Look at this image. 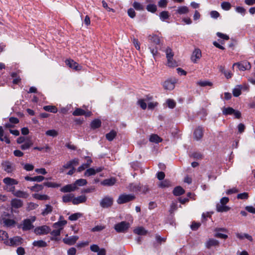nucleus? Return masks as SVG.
Instances as JSON below:
<instances>
[{
    "instance_id": "nucleus-1",
    "label": "nucleus",
    "mask_w": 255,
    "mask_h": 255,
    "mask_svg": "<svg viewBox=\"0 0 255 255\" xmlns=\"http://www.w3.org/2000/svg\"><path fill=\"white\" fill-rule=\"evenodd\" d=\"M9 214L4 213L0 217V224L6 228H11L15 226V221L9 218Z\"/></svg>"
},
{
    "instance_id": "nucleus-2",
    "label": "nucleus",
    "mask_w": 255,
    "mask_h": 255,
    "mask_svg": "<svg viewBox=\"0 0 255 255\" xmlns=\"http://www.w3.org/2000/svg\"><path fill=\"white\" fill-rule=\"evenodd\" d=\"M1 166L3 170L7 173H11L15 170L14 163L8 160L2 161L1 163Z\"/></svg>"
},
{
    "instance_id": "nucleus-3",
    "label": "nucleus",
    "mask_w": 255,
    "mask_h": 255,
    "mask_svg": "<svg viewBox=\"0 0 255 255\" xmlns=\"http://www.w3.org/2000/svg\"><path fill=\"white\" fill-rule=\"evenodd\" d=\"M22 243V239L18 236L14 237L12 238L8 239L5 241V244L7 246H18L21 245Z\"/></svg>"
},
{
    "instance_id": "nucleus-4",
    "label": "nucleus",
    "mask_w": 255,
    "mask_h": 255,
    "mask_svg": "<svg viewBox=\"0 0 255 255\" xmlns=\"http://www.w3.org/2000/svg\"><path fill=\"white\" fill-rule=\"evenodd\" d=\"M235 67H237L238 70L241 71L248 70L251 68L250 63L246 61L235 63L233 65V68H234Z\"/></svg>"
},
{
    "instance_id": "nucleus-5",
    "label": "nucleus",
    "mask_w": 255,
    "mask_h": 255,
    "mask_svg": "<svg viewBox=\"0 0 255 255\" xmlns=\"http://www.w3.org/2000/svg\"><path fill=\"white\" fill-rule=\"evenodd\" d=\"M130 227L129 223L123 221L115 225L114 228L118 233L126 232Z\"/></svg>"
},
{
    "instance_id": "nucleus-6",
    "label": "nucleus",
    "mask_w": 255,
    "mask_h": 255,
    "mask_svg": "<svg viewBox=\"0 0 255 255\" xmlns=\"http://www.w3.org/2000/svg\"><path fill=\"white\" fill-rule=\"evenodd\" d=\"M36 220L35 216L31 217L30 219H27L23 220V223L21 225L22 229L23 231L29 230L33 228L32 223Z\"/></svg>"
},
{
    "instance_id": "nucleus-7",
    "label": "nucleus",
    "mask_w": 255,
    "mask_h": 255,
    "mask_svg": "<svg viewBox=\"0 0 255 255\" xmlns=\"http://www.w3.org/2000/svg\"><path fill=\"white\" fill-rule=\"evenodd\" d=\"M134 199V196L132 194H122L119 197L117 200V203L122 204L131 201Z\"/></svg>"
},
{
    "instance_id": "nucleus-8",
    "label": "nucleus",
    "mask_w": 255,
    "mask_h": 255,
    "mask_svg": "<svg viewBox=\"0 0 255 255\" xmlns=\"http://www.w3.org/2000/svg\"><path fill=\"white\" fill-rule=\"evenodd\" d=\"M14 189V187H11L9 189V191L11 192L14 196L22 198H27L29 196L28 193L26 192L21 190L15 191Z\"/></svg>"
},
{
    "instance_id": "nucleus-9",
    "label": "nucleus",
    "mask_w": 255,
    "mask_h": 255,
    "mask_svg": "<svg viewBox=\"0 0 255 255\" xmlns=\"http://www.w3.org/2000/svg\"><path fill=\"white\" fill-rule=\"evenodd\" d=\"M3 182L7 186V187L8 188L9 191L11 187H14L13 186L17 185L18 183V182L16 180L10 177L4 178L3 179Z\"/></svg>"
},
{
    "instance_id": "nucleus-10",
    "label": "nucleus",
    "mask_w": 255,
    "mask_h": 255,
    "mask_svg": "<svg viewBox=\"0 0 255 255\" xmlns=\"http://www.w3.org/2000/svg\"><path fill=\"white\" fill-rule=\"evenodd\" d=\"M113 199L111 197H106L102 199L100 202V205L103 208H108L112 205Z\"/></svg>"
},
{
    "instance_id": "nucleus-11",
    "label": "nucleus",
    "mask_w": 255,
    "mask_h": 255,
    "mask_svg": "<svg viewBox=\"0 0 255 255\" xmlns=\"http://www.w3.org/2000/svg\"><path fill=\"white\" fill-rule=\"evenodd\" d=\"M65 63L70 68L73 69L76 71H79L82 68V66L80 65L71 59L66 60L65 61Z\"/></svg>"
},
{
    "instance_id": "nucleus-12",
    "label": "nucleus",
    "mask_w": 255,
    "mask_h": 255,
    "mask_svg": "<svg viewBox=\"0 0 255 255\" xmlns=\"http://www.w3.org/2000/svg\"><path fill=\"white\" fill-rule=\"evenodd\" d=\"M50 230L49 227L45 225L36 227L34 229V233L37 235H44L48 234Z\"/></svg>"
},
{
    "instance_id": "nucleus-13",
    "label": "nucleus",
    "mask_w": 255,
    "mask_h": 255,
    "mask_svg": "<svg viewBox=\"0 0 255 255\" xmlns=\"http://www.w3.org/2000/svg\"><path fill=\"white\" fill-rule=\"evenodd\" d=\"M248 90V86L247 85H238L233 90V93L235 97H238L241 95L242 91Z\"/></svg>"
},
{
    "instance_id": "nucleus-14",
    "label": "nucleus",
    "mask_w": 255,
    "mask_h": 255,
    "mask_svg": "<svg viewBox=\"0 0 255 255\" xmlns=\"http://www.w3.org/2000/svg\"><path fill=\"white\" fill-rule=\"evenodd\" d=\"M214 232V237L216 238L224 239L228 238V235L221 233V232H227V230L225 228H216Z\"/></svg>"
},
{
    "instance_id": "nucleus-15",
    "label": "nucleus",
    "mask_w": 255,
    "mask_h": 255,
    "mask_svg": "<svg viewBox=\"0 0 255 255\" xmlns=\"http://www.w3.org/2000/svg\"><path fill=\"white\" fill-rule=\"evenodd\" d=\"M148 39L149 42L152 43L153 45H157L162 44L160 38L155 34L149 35Z\"/></svg>"
},
{
    "instance_id": "nucleus-16",
    "label": "nucleus",
    "mask_w": 255,
    "mask_h": 255,
    "mask_svg": "<svg viewBox=\"0 0 255 255\" xmlns=\"http://www.w3.org/2000/svg\"><path fill=\"white\" fill-rule=\"evenodd\" d=\"M202 54L201 50L198 49H195L192 53L191 56V60L194 63H196L198 60L201 57Z\"/></svg>"
},
{
    "instance_id": "nucleus-17",
    "label": "nucleus",
    "mask_w": 255,
    "mask_h": 255,
    "mask_svg": "<svg viewBox=\"0 0 255 255\" xmlns=\"http://www.w3.org/2000/svg\"><path fill=\"white\" fill-rule=\"evenodd\" d=\"M103 168L102 167H98L96 169L94 168H90L86 170L85 172L84 175L86 176H90L94 175L97 173L100 172L102 171Z\"/></svg>"
},
{
    "instance_id": "nucleus-18",
    "label": "nucleus",
    "mask_w": 255,
    "mask_h": 255,
    "mask_svg": "<svg viewBox=\"0 0 255 255\" xmlns=\"http://www.w3.org/2000/svg\"><path fill=\"white\" fill-rule=\"evenodd\" d=\"M79 237L77 236H72L63 239V242L65 244L68 245H74L78 240Z\"/></svg>"
},
{
    "instance_id": "nucleus-19",
    "label": "nucleus",
    "mask_w": 255,
    "mask_h": 255,
    "mask_svg": "<svg viewBox=\"0 0 255 255\" xmlns=\"http://www.w3.org/2000/svg\"><path fill=\"white\" fill-rule=\"evenodd\" d=\"M77 190L74 183L66 185L60 189V191L62 192H71Z\"/></svg>"
},
{
    "instance_id": "nucleus-20",
    "label": "nucleus",
    "mask_w": 255,
    "mask_h": 255,
    "mask_svg": "<svg viewBox=\"0 0 255 255\" xmlns=\"http://www.w3.org/2000/svg\"><path fill=\"white\" fill-rule=\"evenodd\" d=\"M219 242L214 239H209L205 243V247L208 249H210L212 247L219 246Z\"/></svg>"
},
{
    "instance_id": "nucleus-21",
    "label": "nucleus",
    "mask_w": 255,
    "mask_h": 255,
    "mask_svg": "<svg viewBox=\"0 0 255 255\" xmlns=\"http://www.w3.org/2000/svg\"><path fill=\"white\" fill-rule=\"evenodd\" d=\"M203 128L201 127H198L194 132V138L197 140H200L203 136Z\"/></svg>"
},
{
    "instance_id": "nucleus-22",
    "label": "nucleus",
    "mask_w": 255,
    "mask_h": 255,
    "mask_svg": "<svg viewBox=\"0 0 255 255\" xmlns=\"http://www.w3.org/2000/svg\"><path fill=\"white\" fill-rule=\"evenodd\" d=\"M87 200V197L85 195H81L77 197H74L73 200V204L74 205H77L80 203H85Z\"/></svg>"
},
{
    "instance_id": "nucleus-23",
    "label": "nucleus",
    "mask_w": 255,
    "mask_h": 255,
    "mask_svg": "<svg viewBox=\"0 0 255 255\" xmlns=\"http://www.w3.org/2000/svg\"><path fill=\"white\" fill-rule=\"evenodd\" d=\"M162 85L164 89L168 90L173 89L175 87V83L172 81H164Z\"/></svg>"
},
{
    "instance_id": "nucleus-24",
    "label": "nucleus",
    "mask_w": 255,
    "mask_h": 255,
    "mask_svg": "<svg viewBox=\"0 0 255 255\" xmlns=\"http://www.w3.org/2000/svg\"><path fill=\"white\" fill-rule=\"evenodd\" d=\"M23 205L22 201L18 199H13L11 201V205L12 208H20Z\"/></svg>"
},
{
    "instance_id": "nucleus-25",
    "label": "nucleus",
    "mask_w": 255,
    "mask_h": 255,
    "mask_svg": "<svg viewBox=\"0 0 255 255\" xmlns=\"http://www.w3.org/2000/svg\"><path fill=\"white\" fill-rule=\"evenodd\" d=\"M189 12L188 7L186 6H180L177 7L176 12L179 14H187Z\"/></svg>"
},
{
    "instance_id": "nucleus-26",
    "label": "nucleus",
    "mask_w": 255,
    "mask_h": 255,
    "mask_svg": "<svg viewBox=\"0 0 255 255\" xmlns=\"http://www.w3.org/2000/svg\"><path fill=\"white\" fill-rule=\"evenodd\" d=\"M66 224L67 221L66 220H61L55 223L53 226L54 229H59L60 231H61Z\"/></svg>"
},
{
    "instance_id": "nucleus-27",
    "label": "nucleus",
    "mask_w": 255,
    "mask_h": 255,
    "mask_svg": "<svg viewBox=\"0 0 255 255\" xmlns=\"http://www.w3.org/2000/svg\"><path fill=\"white\" fill-rule=\"evenodd\" d=\"M116 182V179L115 178H111L104 180L101 182V184L105 186H112Z\"/></svg>"
},
{
    "instance_id": "nucleus-28",
    "label": "nucleus",
    "mask_w": 255,
    "mask_h": 255,
    "mask_svg": "<svg viewBox=\"0 0 255 255\" xmlns=\"http://www.w3.org/2000/svg\"><path fill=\"white\" fill-rule=\"evenodd\" d=\"M230 209V207L228 206L221 203H218L216 205L217 211L219 212H227Z\"/></svg>"
},
{
    "instance_id": "nucleus-29",
    "label": "nucleus",
    "mask_w": 255,
    "mask_h": 255,
    "mask_svg": "<svg viewBox=\"0 0 255 255\" xmlns=\"http://www.w3.org/2000/svg\"><path fill=\"white\" fill-rule=\"evenodd\" d=\"M53 211V207L49 205L46 204L45 205V208L42 210L41 212V214L43 216H45L48 214L51 213Z\"/></svg>"
},
{
    "instance_id": "nucleus-30",
    "label": "nucleus",
    "mask_w": 255,
    "mask_h": 255,
    "mask_svg": "<svg viewBox=\"0 0 255 255\" xmlns=\"http://www.w3.org/2000/svg\"><path fill=\"white\" fill-rule=\"evenodd\" d=\"M133 232L134 234L138 235H145L147 233V231L142 227H137L134 229Z\"/></svg>"
},
{
    "instance_id": "nucleus-31",
    "label": "nucleus",
    "mask_w": 255,
    "mask_h": 255,
    "mask_svg": "<svg viewBox=\"0 0 255 255\" xmlns=\"http://www.w3.org/2000/svg\"><path fill=\"white\" fill-rule=\"evenodd\" d=\"M32 196L35 199L39 200H47L50 199V197L46 194H40L36 193L33 194Z\"/></svg>"
},
{
    "instance_id": "nucleus-32",
    "label": "nucleus",
    "mask_w": 255,
    "mask_h": 255,
    "mask_svg": "<svg viewBox=\"0 0 255 255\" xmlns=\"http://www.w3.org/2000/svg\"><path fill=\"white\" fill-rule=\"evenodd\" d=\"M74 199V194L69 193L65 194L62 197V201L63 202L67 203L71 201L73 203Z\"/></svg>"
},
{
    "instance_id": "nucleus-33",
    "label": "nucleus",
    "mask_w": 255,
    "mask_h": 255,
    "mask_svg": "<svg viewBox=\"0 0 255 255\" xmlns=\"http://www.w3.org/2000/svg\"><path fill=\"white\" fill-rule=\"evenodd\" d=\"M33 145V142L30 139H26L24 143L20 146L22 150H26L30 148Z\"/></svg>"
},
{
    "instance_id": "nucleus-34",
    "label": "nucleus",
    "mask_w": 255,
    "mask_h": 255,
    "mask_svg": "<svg viewBox=\"0 0 255 255\" xmlns=\"http://www.w3.org/2000/svg\"><path fill=\"white\" fill-rule=\"evenodd\" d=\"M184 193V190L180 186L175 187L173 191V193L175 196H179Z\"/></svg>"
},
{
    "instance_id": "nucleus-35",
    "label": "nucleus",
    "mask_w": 255,
    "mask_h": 255,
    "mask_svg": "<svg viewBox=\"0 0 255 255\" xmlns=\"http://www.w3.org/2000/svg\"><path fill=\"white\" fill-rule=\"evenodd\" d=\"M159 187L162 188H168L171 186V182L168 180H164L160 182Z\"/></svg>"
},
{
    "instance_id": "nucleus-36",
    "label": "nucleus",
    "mask_w": 255,
    "mask_h": 255,
    "mask_svg": "<svg viewBox=\"0 0 255 255\" xmlns=\"http://www.w3.org/2000/svg\"><path fill=\"white\" fill-rule=\"evenodd\" d=\"M101 126V122L99 119H95L93 120L91 124V127L93 129H95L99 128Z\"/></svg>"
},
{
    "instance_id": "nucleus-37",
    "label": "nucleus",
    "mask_w": 255,
    "mask_h": 255,
    "mask_svg": "<svg viewBox=\"0 0 255 255\" xmlns=\"http://www.w3.org/2000/svg\"><path fill=\"white\" fill-rule=\"evenodd\" d=\"M149 140L151 142L157 143L161 142L162 141V139L156 134H152L150 136Z\"/></svg>"
},
{
    "instance_id": "nucleus-38",
    "label": "nucleus",
    "mask_w": 255,
    "mask_h": 255,
    "mask_svg": "<svg viewBox=\"0 0 255 255\" xmlns=\"http://www.w3.org/2000/svg\"><path fill=\"white\" fill-rule=\"evenodd\" d=\"M43 109L47 112L56 113L57 112V109L54 106H45L43 107Z\"/></svg>"
},
{
    "instance_id": "nucleus-39",
    "label": "nucleus",
    "mask_w": 255,
    "mask_h": 255,
    "mask_svg": "<svg viewBox=\"0 0 255 255\" xmlns=\"http://www.w3.org/2000/svg\"><path fill=\"white\" fill-rule=\"evenodd\" d=\"M0 140L1 141H4L7 143H10V140L6 136H4L3 130L1 127H0Z\"/></svg>"
},
{
    "instance_id": "nucleus-40",
    "label": "nucleus",
    "mask_w": 255,
    "mask_h": 255,
    "mask_svg": "<svg viewBox=\"0 0 255 255\" xmlns=\"http://www.w3.org/2000/svg\"><path fill=\"white\" fill-rule=\"evenodd\" d=\"M236 236L238 238L243 240L244 238H246L248 239L249 241H252L253 239L252 237L248 234H241V233H237Z\"/></svg>"
},
{
    "instance_id": "nucleus-41",
    "label": "nucleus",
    "mask_w": 255,
    "mask_h": 255,
    "mask_svg": "<svg viewBox=\"0 0 255 255\" xmlns=\"http://www.w3.org/2000/svg\"><path fill=\"white\" fill-rule=\"evenodd\" d=\"M74 183L75 185L76 189H77L78 186H84L87 183V182L86 179H80L77 180Z\"/></svg>"
},
{
    "instance_id": "nucleus-42",
    "label": "nucleus",
    "mask_w": 255,
    "mask_h": 255,
    "mask_svg": "<svg viewBox=\"0 0 255 255\" xmlns=\"http://www.w3.org/2000/svg\"><path fill=\"white\" fill-rule=\"evenodd\" d=\"M116 135L117 132L114 130H112L109 133L106 134V137L109 141H112L114 139Z\"/></svg>"
},
{
    "instance_id": "nucleus-43",
    "label": "nucleus",
    "mask_w": 255,
    "mask_h": 255,
    "mask_svg": "<svg viewBox=\"0 0 255 255\" xmlns=\"http://www.w3.org/2000/svg\"><path fill=\"white\" fill-rule=\"evenodd\" d=\"M223 114L225 115H233L234 112V109L232 108H223L222 109Z\"/></svg>"
},
{
    "instance_id": "nucleus-44",
    "label": "nucleus",
    "mask_w": 255,
    "mask_h": 255,
    "mask_svg": "<svg viewBox=\"0 0 255 255\" xmlns=\"http://www.w3.org/2000/svg\"><path fill=\"white\" fill-rule=\"evenodd\" d=\"M43 185L47 186L48 187L51 188H57L60 186V184L57 183L56 182H45L43 183Z\"/></svg>"
},
{
    "instance_id": "nucleus-45",
    "label": "nucleus",
    "mask_w": 255,
    "mask_h": 255,
    "mask_svg": "<svg viewBox=\"0 0 255 255\" xmlns=\"http://www.w3.org/2000/svg\"><path fill=\"white\" fill-rule=\"evenodd\" d=\"M8 237V234L5 231L0 230V241H3L5 244V241L7 240Z\"/></svg>"
},
{
    "instance_id": "nucleus-46",
    "label": "nucleus",
    "mask_w": 255,
    "mask_h": 255,
    "mask_svg": "<svg viewBox=\"0 0 255 255\" xmlns=\"http://www.w3.org/2000/svg\"><path fill=\"white\" fill-rule=\"evenodd\" d=\"M46 135L53 137H56L58 134V132L55 129H50L47 130L45 132Z\"/></svg>"
},
{
    "instance_id": "nucleus-47",
    "label": "nucleus",
    "mask_w": 255,
    "mask_h": 255,
    "mask_svg": "<svg viewBox=\"0 0 255 255\" xmlns=\"http://www.w3.org/2000/svg\"><path fill=\"white\" fill-rule=\"evenodd\" d=\"M167 65L170 67H175L177 66V63L173 58L167 59Z\"/></svg>"
},
{
    "instance_id": "nucleus-48",
    "label": "nucleus",
    "mask_w": 255,
    "mask_h": 255,
    "mask_svg": "<svg viewBox=\"0 0 255 255\" xmlns=\"http://www.w3.org/2000/svg\"><path fill=\"white\" fill-rule=\"evenodd\" d=\"M32 245L38 247H44L46 246V242L42 240L35 241L33 242Z\"/></svg>"
},
{
    "instance_id": "nucleus-49",
    "label": "nucleus",
    "mask_w": 255,
    "mask_h": 255,
    "mask_svg": "<svg viewBox=\"0 0 255 255\" xmlns=\"http://www.w3.org/2000/svg\"><path fill=\"white\" fill-rule=\"evenodd\" d=\"M82 216V214L80 213H76L72 214L69 217V219L70 221H76L78 220L79 218H81Z\"/></svg>"
},
{
    "instance_id": "nucleus-50",
    "label": "nucleus",
    "mask_w": 255,
    "mask_h": 255,
    "mask_svg": "<svg viewBox=\"0 0 255 255\" xmlns=\"http://www.w3.org/2000/svg\"><path fill=\"white\" fill-rule=\"evenodd\" d=\"M166 53V57L167 59H170L173 57L174 53L170 47H167L165 51Z\"/></svg>"
},
{
    "instance_id": "nucleus-51",
    "label": "nucleus",
    "mask_w": 255,
    "mask_h": 255,
    "mask_svg": "<svg viewBox=\"0 0 255 255\" xmlns=\"http://www.w3.org/2000/svg\"><path fill=\"white\" fill-rule=\"evenodd\" d=\"M160 18L162 20L164 21L165 19H167L169 17V14L168 11H163L160 13L159 14Z\"/></svg>"
},
{
    "instance_id": "nucleus-52",
    "label": "nucleus",
    "mask_w": 255,
    "mask_h": 255,
    "mask_svg": "<svg viewBox=\"0 0 255 255\" xmlns=\"http://www.w3.org/2000/svg\"><path fill=\"white\" fill-rule=\"evenodd\" d=\"M220 70L222 72H223L225 76V77L227 78V79H230L232 77V73L231 72L229 71V70H226L225 69V68L224 67H220Z\"/></svg>"
},
{
    "instance_id": "nucleus-53",
    "label": "nucleus",
    "mask_w": 255,
    "mask_h": 255,
    "mask_svg": "<svg viewBox=\"0 0 255 255\" xmlns=\"http://www.w3.org/2000/svg\"><path fill=\"white\" fill-rule=\"evenodd\" d=\"M197 85L201 87L211 86L212 83L208 81H199Z\"/></svg>"
},
{
    "instance_id": "nucleus-54",
    "label": "nucleus",
    "mask_w": 255,
    "mask_h": 255,
    "mask_svg": "<svg viewBox=\"0 0 255 255\" xmlns=\"http://www.w3.org/2000/svg\"><path fill=\"white\" fill-rule=\"evenodd\" d=\"M85 111L81 109L77 108L73 113V115L75 116H79L84 115Z\"/></svg>"
},
{
    "instance_id": "nucleus-55",
    "label": "nucleus",
    "mask_w": 255,
    "mask_h": 255,
    "mask_svg": "<svg viewBox=\"0 0 255 255\" xmlns=\"http://www.w3.org/2000/svg\"><path fill=\"white\" fill-rule=\"evenodd\" d=\"M43 189V185H40V184H36L35 185L32 186L30 188V189L32 191H35V192H38L42 190Z\"/></svg>"
},
{
    "instance_id": "nucleus-56",
    "label": "nucleus",
    "mask_w": 255,
    "mask_h": 255,
    "mask_svg": "<svg viewBox=\"0 0 255 255\" xmlns=\"http://www.w3.org/2000/svg\"><path fill=\"white\" fill-rule=\"evenodd\" d=\"M146 9L149 12L154 13L156 11L157 7L156 5L154 4H149L147 5Z\"/></svg>"
},
{
    "instance_id": "nucleus-57",
    "label": "nucleus",
    "mask_w": 255,
    "mask_h": 255,
    "mask_svg": "<svg viewBox=\"0 0 255 255\" xmlns=\"http://www.w3.org/2000/svg\"><path fill=\"white\" fill-rule=\"evenodd\" d=\"M137 104L143 110L146 109V108L147 107L146 103L144 99L138 100L137 101Z\"/></svg>"
},
{
    "instance_id": "nucleus-58",
    "label": "nucleus",
    "mask_w": 255,
    "mask_h": 255,
    "mask_svg": "<svg viewBox=\"0 0 255 255\" xmlns=\"http://www.w3.org/2000/svg\"><path fill=\"white\" fill-rule=\"evenodd\" d=\"M133 7L137 10H142L143 6L139 2L134 1L132 4Z\"/></svg>"
},
{
    "instance_id": "nucleus-59",
    "label": "nucleus",
    "mask_w": 255,
    "mask_h": 255,
    "mask_svg": "<svg viewBox=\"0 0 255 255\" xmlns=\"http://www.w3.org/2000/svg\"><path fill=\"white\" fill-rule=\"evenodd\" d=\"M38 204L33 203V202H30L27 204V210H29V211L34 210V209L37 208L38 207Z\"/></svg>"
},
{
    "instance_id": "nucleus-60",
    "label": "nucleus",
    "mask_w": 255,
    "mask_h": 255,
    "mask_svg": "<svg viewBox=\"0 0 255 255\" xmlns=\"http://www.w3.org/2000/svg\"><path fill=\"white\" fill-rule=\"evenodd\" d=\"M221 7L223 9L228 10L231 8V5L228 2H223L221 3Z\"/></svg>"
},
{
    "instance_id": "nucleus-61",
    "label": "nucleus",
    "mask_w": 255,
    "mask_h": 255,
    "mask_svg": "<svg viewBox=\"0 0 255 255\" xmlns=\"http://www.w3.org/2000/svg\"><path fill=\"white\" fill-rule=\"evenodd\" d=\"M166 104H167L168 107L171 109L174 108L176 105V103L175 101L171 99H168L166 101Z\"/></svg>"
},
{
    "instance_id": "nucleus-62",
    "label": "nucleus",
    "mask_w": 255,
    "mask_h": 255,
    "mask_svg": "<svg viewBox=\"0 0 255 255\" xmlns=\"http://www.w3.org/2000/svg\"><path fill=\"white\" fill-rule=\"evenodd\" d=\"M73 167L70 161L67 162L60 169V172H63L65 169L70 168Z\"/></svg>"
},
{
    "instance_id": "nucleus-63",
    "label": "nucleus",
    "mask_w": 255,
    "mask_h": 255,
    "mask_svg": "<svg viewBox=\"0 0 255 255\" xmlns=\"http://www.w3.org/2000/svg\"><path fill=\"white\" fill-rule=\"evenodd\" d=\"M217 35L219 38H222L225 40H228L229 39V37L228 35H227L225 34L222 33L221 32H217Z\"/></svg>"
},
{
    "instance_id": "nucleus-64",
    "label": "nucleus",
    "mask_w": 255,
    "mask_h": 255,
    "mask_svg": "<svg viewBox=\"0 0 255 255\" xmlns=\"http://www.w3.org/2000/svg\"><path fill=\"white\" fill-rule=\"evenodd\" d=\"M76 249L75 248H71L67 251L68 255H75Z\"/></svg>"
}]
</instances>
